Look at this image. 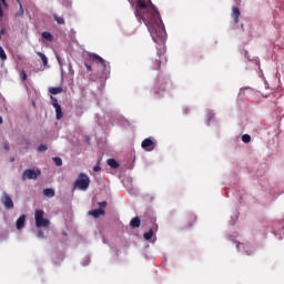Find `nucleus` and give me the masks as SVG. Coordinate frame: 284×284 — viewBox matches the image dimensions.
<instances>
[{
  "label": "nucleus",
  "mask_w": 284,
  "mask_h": 284,
  "mask_svg": "<svg viewBox=\"0 0 284 284\" xmlns=\"http://www.w3.org/2000/svg\"><path fill=\"white\" fill-rule=\"evenodd\" d=\"M134 14L139 23L146 26L155 43H165V24L152 0H136Z\"/></svg>",
  "instance_id": "1"
},
{
  "label": "nucleus",
  "mask_w": 284,
  "mask_h": 284,
  "mask_svg": "<svg viewBox=\"0 0 284 284\" xmlns=\"http://www.w3.org/2000/svg\"><path fill=\"white\" fill-rule=\"evenodd\" d=\"M74 187L82 191L88 190L90 187V176L85 173H80L74 182Z\"/></svg>",
  "instance_id": "2"
},
{
  "label": "nucleus",
  "mask_w": 284,
  "mask_h": 284,
  "mask_svg": "<svg viewBox=\"0 0 284 284\" xmlns=\"http://www.w3.org/2000/svg\"><path fill=\"white\" fill-rule=\"evenodd\" d=\"M45 212L43 210H37L34 212V220H36V226L37 227H48L50 225V220L44 219Z\"/></svg>",
  "instance_id": "3"
},
{
  "label": "nucleus",
  "mask_w": 284,
  "mask_h": 284,
  "mask_svg": "<svg viewBox=\"0 0 284 284\" xmlns=\"http://www.w3.org/2000/svg\"><path fill=\"white\" fill-rule=\"evenodd\" d=\"M41 176V170H34V169H27L22 173V181L33 180L37 181Z\"/></svg>",
  "instance_id": "4"
},
{
  "label": "nucleus",
  "mask_w": 284,
  "mask_h": 284,
  "mask_svg": "<svg viewBox=\"0 0 284 284\" xmlns=\"http://www.w3.org/2000/svg\"><path fill=\"white\" fill-rule=\"evenodd\" d=\"M51 105L55 110V119H57V121H61V119H63V111L61 109V104L59 103V100H57V98H54L52 95H51Z\"/></svg>",
  "instance_id": "5"
},
{
  "label": "nucleus",
  "mask_w": 284,
  "mask_h": 284,
  "mask_svg": "<svg viewBox=\"0 0 284 284\" xmlns=\"http://www.w3.org/2000/svg\"><path fill=\"white\" fill-rule=\"evenodd\" d=\"M142 150H145V152H152L154 148H156V141H154L152 138H146L141 143Z\"/></svg>",
  "instance_id": "6"
},
{
  "label": "nucleus",
  "mask_w": 284,
  "mask_h": 284,
  "mask_svg": "<svg viewBox=\"0 0 284 284\" xmlns=\"http://www.w3.org/2000/svg\"><path fill=\"white\" fill-rule=\"evenodd\" d=\"M1 203L4 205L7 210H13L14 209V202H12V197L8 195V193H3L1 197Z\"/></svg>",
  "instance_id": "7"
},
{
  "label": "nucleus",
  "mask_w": 284,
  "mask_h": 284,
  "mask_svg": "<svg viewBox=\"0 0 284 284\" xmlns=\"http://www.w3.org/2000/svg\"><path fill=\"white\" fill-rule=\"evenodd\" d=\"M89 59H90V61H93L94 63H98V65H102L103 70H105V68H108V64L105 63V60L97 53H91L89 55Z\"/></svg>",
  "instance_id": "8"
},
{
  "label": "nucleus",
  "mask_w": 284,
  "mask_h": 284,
  "mask_svg": "<svg viewBox=\"0 0 284 284\" xmlns=\"http://www.w3.org/2000/svg\"><path fill=\"white\" fill-rule=\"evenodd\" d=\"M162 59H165V55L159 54L158 58H155L153 60V65H152L153 70H161V61H162Z\"/></svg>",
  "instance_id": "9"
},
{
  "label": "nucleus",
  "mask_w": 284,
  "mask_h": 284,
  "mask_svg": "<svg viewBox=\"0 0 284 284\" xmlns=\"http://www.w3.org/2000/svg\"><path fill=\"white\" fill-rule=\"evenodd\" d=\"M231 17L232 19H234V23H239V17H241V10L239 9V7L232 8Z\"/></svg>",
  "instance_id": "10"
},
{
  "label": "nucleus",
  "mask_w": 284,
  "mask_h": 284,
  "mask_svg": "<svg viewBox=\"0 0 284 284\" xmlns=\"http://www.w3.org/2000/svg\"><path fill=\"white\" fill-rule=\"evenodd\" d=\"M17 230H23L26 227V215H21L16 223Z\"/></svg>",
  "instance_id": "11"
},
{
  "label": "nucleus",
  "mask_w": 284,
  "mask_h": 284,
  "mask_svg": "<svg viewBox=\"0 0 284 284\" xmlns=\"http://www.w3.org/2000/svg\"><path fill=\"white\" fill-rule=\"evenodd\" d=\"M90 216H94V219H99V216H103L105 211L103 209H97L89 212Z\"/></svg>",
  "instance_id": "12"
},
{
  "label": "nucleus",
  "mask_w": 284,
  "mask_h": 284,
  "mask_svg": "<svg viewBox=\"0 0 284 284\" xmlns=\"http://www.w3.org/2000/svg\"><path fill=\"white\" fill-rule=\"evenodd\" d=\"M194 223H196V215L189 214L186 216V225H187V227H192V225H194Z\"/></svg>",
  "instance_id": "13"
},
{
  "label": "nucleus",
  "mask_w": 284,
  "mask_h": 284,
  "mask_svg": "<svg viewBox=\"0 0 284 284\" xmlns=\"http://www.w3.org/2000/svg\"><path fill=\"white\" fill-rule=\"evenodd\" d=\"M50 94H61L63 92V88L61 87H51L49 88Z\"/></svg>",
  "instance_id": "14"
},
{
  "label": "nucleus",
  "mask_w": 284,
  "mask_h": 284,
  "mask_svg": "<svg viewBox=\"0 0 284 284\" xmlns=\"http://www.w3.org/2000/svg\"><path fill=\"white\" fill-rule=\"evenodd\" d=\"M130 225H131V227H134V229L141 227V219H139V217H133V219L131 220V222H130Z\"/></svg>",
  "instance_id": "15"
},
{
  "label": "nucleus",
  "mask_w": 284,
  "mask_h": 284,
  "mask_svg": "<svg viewBox=\"0 0 284 284\" xmlns=\"http://www.w3.org/2000/svg\"><path fill=\"white\" fill-rule=\"evenodd\" d=\"M106 163H108V165H109L110 168H112L113 170L119 169V162H116V160H114V159H109V160L106 161Z\"/></svg>",
  "instance_id": "16"
},
{
  "label": "nucleus",
  "mask_w": 284,
  "mask_h": 284,
  "mask_svg": "<svg viewBox=\"0 0 284 284\" xmlns=\"http://www.w3.org/2000/svg\"><path fill=\"white\" fill-rule=\"evenodd\" d=\"M44 196H48V199H53L54 196V189H44L43 190Z\"/></svg>",
  "instance_id": "17"
},
{
  "label": "nucleus",
  "mask_w": 284,
  "mask_h": 284,
  "mask_svg": "<svg viewBox=\"0 0 284 284\" xmlns=\"http://www.w3.org/2000/svg\"><path fill=\"white\" fill-rule=\"evenodd\" d=\"M42 39H44L45 41H53L54 38L52 37V33L44 31L42 32Z\"/></svg>",
  "instance_id": "18"
},
{
  "label": "nucleus",
  "mask_w": 284,
  "mask_h": 284,
  "mask_svg": "<svg viewBox=\"0 0 284 284\" xmlns=\"http://www.w3.org/2000/svg\"><path fill=\"white\" fill-rule=\"evenodd\" d=\"M53 19L54 21H57V23H59V26H63L65 23V19H63V17H60L58 14H53Z\"/></svg>",
  "instance_id": "19"
},
{
  "label": "nucleus",
  "mask_w": 284,
  "mask_h": 284,
  "mask_svg": "<svg viewBox=\"0 0 284 284\" xmlns=\"http://www.w3.org/2000/svg\"><path fill=\"white\" fill-rule=\"evenodd\" d=\"M38 57H40L44 68L45 65H48V57H45V53H42V52H37Z\"/></svg>",
  "instance_id": "20"
},
{
  "label": "nucleus",
  "mask_w": 284,
  "mask_h": 284,
  "mask_svg": "<svg viewBox=\"0 0 284 284\" xmlns=\"http://www.w3.org/2000/svg\"><path fill=\"white\" fill-rule=\"evenodd\" d=\"M144 240L145 241H150L152 239V236H154V231L149 230V232L144 233Z\"/></svg>",
  "instance_id": "21"
},
{
  "label": "nucleus",
  "mask_w": 284,
  "mask_h": 284,
  "mask_svg": "<svg viewBox=\"0 0 284 284\" xmlns=\"http://www.w3.org/2000/svg\"><path fill=\"white\" fill-rule=\"evenodd\" d=\"M53 161H54L57 168H61L63 165V160H61V158H59V156L53 158Z\"/></svg>",
  "instance_id": "22"
},
{
  "label": "nucleus",
  "mask_w": 284,
  "mask_h": 284,
  "mask_svg": "<svg viewBox=\"0 0 284 284\" xmlns=\"http://www.w3.org/2000/svg\"><path fill=\"white\" fill-rule=\"evenodd\" d=\"M0 59L2 61H6L8 59V55L6 54V50H3V47L0 45Z\"/></svg>",
  "instance_id": "23"
},
{
  "label": "nucleus",
  "mask_w": 284,
  "mask_h": 284,
  "mask_svg": "<svg viewBox=\"0 0 284 284\" xmlns=\"http://www.w3.org/2000/svg\"><path fill=\"white\" fill-rule=\"evenodd\" d=\"M242 141L243 143H250L252 141V136H250V134H244L242 136Z\"/></svg>",
  "instance_id": "24"
},
{
  "label": "nucleus",
  "mask_w": 284,
  "mask_h": 284,
  "mask_svg": "<svg viewBox=\"0 0 284 284\" xmlns=\"http://www.w3.org/2000/svg\"><path fill=\"white\" fill-rule=\"evenodd\" d=\"M45 150H48V145H45V144H40L38 146V152H45Z\"/></svg>",
  "instance_id": "25"
},
{
  "label": "nucleus",
  "mask_w": 284,
  "mask_h": 284,
  "mask_svg": "<svg viewBox=\"0 0 284 284\" xmlns=\"http://www.w3.org/2000/svg\"><path fill=\"white\" fill-rule=\"evenodd\" d=\"M20 77H21L22 81L28 80V73H26V71H23V70L20 72Z\"/></svg>",
  "instance_id": "26"
},
{
  "label": "nucleus",
  "mask_w": 284,
  "mask_h": 284,
  "mask_svg": "<svg viewBox=\"0 0 284 284\" xmlns=\"http://www.w3.org/2000/svg\"><path fill=\"white\" fill-rule=\"evenodd\" d=\"M16 17H23V6L20 4L19 11L16 13Z\"/></svg>",
  "instance_id": "27"
},
{
  "label": "nucleus",
  "mask_w": 284,
  "mask_h": 284,
  "mask_svg": "<svg viewBox=\"0 0 284 284\" xmlns=\"http://www.w3.org/2000/svg\"><path fill=\"white\" fill-rule=\"evenodd\" d=\"M100 210H103L104 207H108V202H100L98 203Z\"/></svg>",
  "instance_id": "28"
},
{
  "label": "nucleus",
  "mask_w": 284,
  "mask_h": 284,
  "mask_svg": "<svg viewBox=\"0 0 284 284\" xmlns=\"http://www.w3.org/2000/svg\"><path fill=\"white\" fill-rule=\"evenodd\" d=\"M94 172H101V164L98 162L95 166L93 168Z\"/></svg>",
  "instance_id": "29"
},
{
  "label": "nucleus",
  "mask_w": 284,
  "mask_h": 284,
  "mask_svg": "<svg viewBox=\"0 0 284 284\" xmlns=\"http://www.w3.org/2000/svg\"><path fill=\"white\" fill-rule=\"evenodd\" d=\"M37 236L38 239H45V233H43V231H39Z\"/></svg>",
  "instance_id": "30"
},
{
  "label": "nucleus",
  "mask_w": 284,
  "mask_h": 284,
  "mask_svg": "<svg viewBox=\"0 0 284 284\" xmlns=\"http://www.w3.org/2000/svg\"><path fill=\"white\" fill-rule=\"evenodd\" d=\"M84 65H85L88 72H92V65L91 64H89L88 62H84Z\"/></svg>",
  "instance_id": "31"
},
{
  "label": "nucleus",
  "mask_w": 284,
  "mask_h": 284,
  "mask_svg": "<svg viewBox=\"0 0 284 284\" xmlns=\"http://www.w3.org/2000/svg\"><path fill=\"white\" fill-rule=\"evenodd\" d=\"M3 150H10V143L4 142L2 143Z\"/></svg>",
  "instance_id": "32"
},
{
  "label": "nucleus",
  "mask_w": 284,
  "mask_h": 284,
  "mask_svg": "<svg viewBox=\"0 0 284 284\" xmlns=\"http://www.w3.org/2000/svg\"><path fill=\"white\" fill-rule=\"evenodd\" d=\"M3 18V9L1 8V2H0V19Z\"/></svg>",
  "instance_id": "33"
},
{
  "label": "nucleus",
  "mask_w": 284,
  "mask_h": 284,
  "mask_svg": "<svg viewBox=\"0 0 284 284\" xmlns=\"http://www.w3.org/2000/svg\"><path fill=\"white\" fill-rule=\"evenodd\" d=\"M57 59H58V63H60L61 65V58L58 55Z\"/></svg>",
  "instance_id": "34"
},
{
  "label": "nucleus",
  "mask_w": 284,
  "mask_h": 284,
  "mask_svg": "<svg viewBox=\"0 0 284 284\" xmlns=\"http://www.w3.org/2000/svg\"><path fill=\"white\" fill-rule=\"evenodd\" d=\"M3 123V118L0 116V125Z\"/></svg>",
  "instance_id": "35"
},
{
  "label": "nucleus",
  "mask_w": 284,
  "mask_h": 284,
  "mask_svg": "<svg viewBox=\"0 0 284 284\" xmlns=\"http://www.w3.org/2000/svg\"><path fill=\"white\" fill-rule=\"evenodd\" d=\"M2 1V3L6 6V0H1Z\"/></svg>",
  "instance_id": "36"
},
{
  "label": "nucleus",
  "mask_w": 284,
  "mask_h": 284,
  "mask_svg": "<svg viewBox=\"0 0 284 284\" xmlns=\"http://www.w3.org/2000/svg\"><path fill=\"white\" fill-rule=\"evenodd\" d=\"M0 32H1V34H3V29H1V31H0Z\"/></svg>",
  "instance_id": "37"
}]
</instances>
